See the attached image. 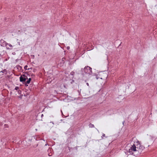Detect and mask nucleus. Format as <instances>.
<instances>
[{"label": "nucleus", "mask_w": 157, "mask_h": 157, "mask_svg": "<svg viewBox=\"0 0 157 157\" xmlns=\"http://www.w3.org/2000/svg\"><path fill=\"white\" fill-rule=\"evenodd\" d=\"M19 89V87L18 86H16L14 90H18Z\"/></svg>", "instance_id": "nucleus-12"}, {"label": "nucleus", "mask_w": 157, "mask_h": 157, "mask_svg": "<svg viewBox=\"0 0 157 157\" xmlns=\"http://www.w3.org/2000/svg\"><path fill=\"white\" fill-rule=\"evenodd\" d=\"M0 72H2V73L6 75L7 74V71L6 69H4V70L0 71Z\"/></svg>", "instance_id": "nucleus-6"}, {"label": "nucleus", "mask_w": 157, "mask_h": 157, "mask_svg": "<svg viewBox=\"0 0 157 157\" xmlns=\"http://www.w3.org/2000/svg\"><path fill=\"white\" fill-rule=\"evenodd\" d=\"M86 84H87V86H89V84H88V83H86Z\"/></svg>", "instance_id": "nucleus-23"}, {"label": "nucleus", "mask_w": 157, "mask_h": 157, "mask_svg": "<svg viewBox=\"0 0 157 157\" xmlns=\"http://www.w3.org/2000/svg\"><path fill=\"white\" fill-rule=\"evenodd\" d=\"M70 47H67V49H69Z\"/></svg>", "instance_id": "nucleus-22"}, {"label": "nucleus", "mask_w": 157, "mask_h": 157, "mask_svg": "<svg viewBox=\"0 0 157 157\" xmlns=\"http://www.w3.org/2000/svg\"><path fill=\"white\" fill-rule=\"evenodd\" d=\"M28 80L29 81H30V82L31 81V78H29L28 79Z\"/></svg>", "instance_id": "nucleus-19"}, {"label": "nucleus", "mask_w": 157, "mask_h": 157, "mask_svg": "<svg viewBox=\"0 0 157 157\" xmlns=\"http://www.w3.org/2000/svg\"><path fill=\"white\" fill-rule=\"evenodd\" d=\"M44 116V115L43 114H42L41 115V117H43Z\"/></svg>", "instance_id": "nucleus-21"}, {"label": "nucleus", "mask_w": 157, "mask_h": 157, "mask_svg": "<svg viewBox=\"0 0 157 157\" xmlns=\"http://www.w3.org/2000/svg\"><path fill=\"white\" fill-rule=\"evenodd\" d=\"M27 67H28V66L27 65H25L24 67V69L25 70H29L30 68L28 69ZM30 69H32V68H30Z\"/></svg>", "instance_id": "nucleus-9"}, {"label": "nucleus", "mask_w": 157, "mask_h": 157, "mask_svg": "<svg viewBox=\"0 0 157 157\" xmlns=\"http://www.w3.org/2000/svg\"><path fill=\"white\" fill-rule=\"evenodd\" d=\"M66 59L65 58L63 57L60 60L59 63V64L60 67H62L63 66L65 63Z\"/></svg>", "instance_id": "nucleus-3"}, {"label": "nucleus", "mask_w": 157, "mask_h": 157, "mask_svg": "<svg viewBox=\"0 0 157 157\" xmlns=\"http://www.w3.org/2000/svg\"><path fill=\"white\" fill-rule=\"evenodd\" d=\"M89 126L90 128H94V126L93 124H92L91 123H90L89 125Z\"/></svg>", "instance_id": "nucleus-8"}, {"label": "nucleus", "mask_w": 157, "mask_h": 157, "mask_svg": "<svg viewBox=\"0 0 157 157\" xmlns=\"http://www.w3.org/2000/svg\"><path fill=\"white\" fill-rule=\"evenodd\" d=\"M9 46V47L12 48L13 47L12 45L10 44H7V46Z\"/></svg>", "instance_id": "nucleus-10"}, {"label": "nucleus", "mask_w": 157, "mask_h": 157, "mask_svg": "<svg viewBox=\"0 0 157 157\" xmlns=\"http://www.w3.org/2000/svg\"><path fill=\"white\" fill-rule=\"evenodd\" d=\"M1 44L2 46L4 47L6 46L7 49H11L12 48H10L8 47L7 46V43L3 39H1L0 40Z\"/></svg>", "instance_id": "nucleus-2"}, {"label": "nucleus", "mask_w": 157, "mask_h": 157, "mask_svg": "<svg viewBox=\"0 0 157 157\" xmlns=\"http://www.w3.org/2000/svg\"><path fill=\"white\" fill-rule=\"evenodd\" d=\"M49 156H51V155H49Z\"/></svg>", "instance_id": "nucleus-27"}, {"label": "nucleus", "mask_w": 157, "mask_h": 157, "mask_svg": "<svg viewBox=\"0 0 157 157\" xmlns=\"http://www.w3.org/2000/svg\"><path fill=\"white\" fill-rule=\"evenodd\" d=\"M67 148H68V149L67 150V151L66 152V153H67L68 152H69L70 151L71 148L70 147H69L68 146H67L66 147H65V148L66 149H67Z\"/></svg>", "instance_id": "nucleus-7"}, {"label": "nucleus", "mask_w": 157, "mask_h": 157, "mask_svg": "<svg viewBox=\"0 0 157 157\" xmlns=\"http://www.w3.org/2000/svg\"><path fill=\"white\" fill-rule=\"evenodd\" d=\"M30 82L28 80L25 82L26 84H29L30 83Z\"/></svg>", "instance_id": "nucleus-15"}, {"label": "nucleus", "mask_w": 157, "mask_h": 157, "mask_svg": "<svg viewBox=\"0 0 157 157\" xmlns=\"http://www.w3.org/2000/svg\"><path fill=\"white\" fill-rule=\"evenodd\" d=\"M18 93H19V94H20V93L21 92V90H18Z\"/></svg>", "instance_id": "nucleus-20"}, {"label": "nucleus", "mask_w": 157, "mask_h": 157, "mask_svg": "<svg viewBox=\"0 0 157 157\" xmlns=\"http://www.w3.org/2000/svg\"><path fill=\"white\" fill-rule=\"evenodd\" d=\"M141 149L142 150L144 148V147H143L142 146H140L139 147V149Z\"/></svg>", "instance_id": "nucleus-13"}, {"label": "nucleus", "mask_w": 157, "mask_h": 157, "mask_svg": "<svg viewBox=\"0 0 157 157\" xmlns=\"http://www.w3.org/2000/svg\"><path fill=\"white\" fill-rule=\"evenodd\" d=\"M128 152L131 154V152H132L131 151H136V145L133 144L130 147V148L128 150Z\"/></svg>", "instance_id": "nucleus-4"}, {"label": "nucleus", "mask_w": 157, "mask_h": 157, "mask_svg": "<svg viewBox=\"0 0 157 157\" xmlns=\"http://www.w3.org/2000/svg\"><path fill=\"white\" fill-rule=\"evenodd\" d=\"M21 76H22L23 77H24L25 78H26V79H28L27 77L26 76V75L25 74H23L21 75Z\"/></svg>", "instance_id": "nucleus-11"}, {"label": "nucleus", "mask_w": 157, "mask_h": 157, "mask_svg": "<svg viewBox=\"0 0 157 157\" xmlns=\"http://www.w3.org/2000/svg\"><path fill=\"white\" fill-rule=\"evenodd\" d=\"M6 127H8V126H6Z\"/></svg>", "instance_id": "nucleus-26"}, {"label": "nucleus", "mask_w": 157, "mask_h": 157, "mask_svg": "<svg viewBox=\"0 0 157 157\" xmlns=\"http://www.w3.org/2000/svg\"><path fill=\"white\" fill-rule=\"evenodd\" d=\"M124 121L123 122V124H124Z\"/></svg>", "instance_id": "nucleus-24"}, {"label": "nucleus", "mask_w": 157, "mask_h": 157, "mask_svg": "<svg viewBox=\"0 0 157 157\" xmlns=\"http://www.w3.org/2000/svg\"><path fill=\"white\" fill-rule=\"evenodd\" d=\"M25 85L26 86H28V84H26V82H25Z\"/></svg>", "instance_id": "nucleus-18"}, {"label": "nucleus", "mask_w": 157, "mask_h": 157, "mask_svg": "<svg viewBox=\"0 0 157 157\" xmlns=\"http://www.w3.org/2000/svg\"><path fill=\"white\" fill-rule=\"evenodd\" d=\"M105 135L104 134H103L102 135V136H101V139H103V137L105 136Z\"/></svg>", "instance_id": "nucleus-16"}, {"label": "nucleus", "mask_w": 157, "mask_h": 157, "mask_svg": "<svg viewBox=\"0 0 157 157\" xmlns=\"http://www.w3.org/2000/svg\"><path fill=\"white\" fill-rule=\"evenodd\" d=\"M83 70L84 72L86 74L90 75L92 73V68L88 66H86L83 69L82 68L81 71H82Z\"/></svg>", "instance_id": "nucleus-1"}, {"label": "nucleus", "mask_w": 157, "mask_h": 157, "mask_svg": "<svg viewBox=\"0 0 157 157\" xmlns=\"http://www.w3.org/2000/svg\"><path fill=\"white\" fill-rule=\"evenodd\" d=\"M18 69H22V67L21 66H20L19 65L18 66Z\"/></svg>", "instance_id": "nucleus-17"}, {"label": "nucleus", "mask_w": 157, "mask_h": 157, "mask_svg": "<svg viewBox=\"0 0 157 157\" xmlns=\"http://www.w3.org/2000/svg\"><path fill=\"white\" fill-rule=\"evenodd\" d=\"M26 79V78H25L22 76H21L20 77V81L21 82H25Z\"/></svg>", "instance_id": "nucleus-5"}, {"label": "nucleus", "mask_w": 157, "mask_h": 157, "mask_svg": "<svg viewBox=\"0 0 157 157\" xmlns=\"http://www.w3.org/2000/svg\"><path fill=\"white\" fill-rule=\"evenodd\" d=\"M75 74V72L74 71H72L70 73V75H73Z\"/></svg>", "instance_id": "nucleus-14"}, {"label": "nucleus", "mask_w": 157, "mask_h": 157, "mask_svg": "<svg viewBox=\"0 0 157 157\" xmlns=\"http://www.w3.org/2000/svg\"><path fill=\"white\" fill-rule=\"evenodd\" d=\"M5 125L6 126H8V125L5 124Z\"/></svg>", "instance_id": "nucleus-25"}]
</instances>
